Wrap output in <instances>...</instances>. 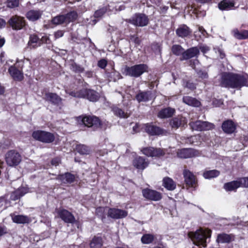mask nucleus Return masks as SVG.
Here are the masks:
<instances>
[{"label": "nucleus", "instance_id": "obj_39", "mask_svg": "<svg viewBox=\"0 0 248 248\" xmlns=\"http://www.w3.org/2000/svg\"><path fill=\"white\" fill-rule=\"evenodd\" d=\"M76 150L78 153L81 155H88L91 151L89 147L83 144L77 145L76 147Z\"/></svg>", "mask_w": 248, "mask_h": 248}, {"label": "nucleus", "instance_id": "obj_51", "mask_svg": "<svg viewBox=\"0 0 248 248\" xmlns=\"http://www.w3.org/2000/svg\"><path fill=\"white\" fill-rule=\"evenodd\" d=\"M107 62L104 59H102L98 62V66L99 67L103 68V69L104 68L107 66Z\"/></svg>", "mask_w": 248, "mask_h": 248}, {"label": "nucleus", "instance_id": "obj_27", "mask_svg": "<svg viewBox=\"0 0 248 248\" xmlns=\"http://www.w3.org/2000/svg\"><path fill=\"white\" fill-rule=\"evenodd\" d=\"M8 71L11 76L15 80L20 81L23 78V73L16 67L11 66L9 68Z\"/></svg>", "mask_w": 248, "mask_h": 248}, {"label": "nucleus", "instance_id": "obj_1", "mask_svg": "<svg viewBox=\"0 0 248 248\" xmlns=\"http://www.w3.org/2000/svg\"><path fill=\"white\" fill-rule=\"evenodd\" d=\"M220 84L222 87L239 89L243 86H248V76L224 72L221 75Z\"/></svg>", "mask_w": 248, "mask_h": 248}, {"label": "nucleus", "instance_id": "obj_37", "mask_svg": "<svg viewBox=\"0 0 248 248\" xmlns=\"http://www.w3.org/2000/svg\"><path fill=\"white\" fill-rule=\"evenodd\" d=\"M91 248H101L103 246L102 239L100 237L95 236L90 243Z\"/></svg>", "mask_w": 248, "mask_h": 248}, {"label": "nucleus", "instance_id": "obj_54", "mask_svg": "<svg viewBox=\"0 0 248 248\" xmlns=\"http://www.w3.org/2000/svg\"><path fill=\"white\" fill-rule=\"evenodd\" d=\"M200 49L202 52L205 53L210 50V48L208 46L203 45L200 47Z\"/></svg>", "mask_w": 248, "mask_h": 248}, {"label": "nucleus", "instance_id": "obj_16", "mask_svg": "<svg viewBox=\"0 0 248 248\" xmlns=\"http://www.w3.org/2000/svg\"><path fill=\"white\" fill-rule=\"evenodd\" d=\"M133 164L137 169L143 170L148 166L149 162L144 157L138 156L133 160Z\"/></svg>", "mask_w": 248, "mask_h": 248}, {"label": "nucleus", "instance_id": "obj_43", "mask_svg": "<svg viewBox=\"0 0 248 248\" xmlns=\"http://www.w3.org/2000/svg\"><path fill=\"white\" fill-rule=\"evenodd\" d=\"M113 111L115 115L120 118H125L128 117L127 113L124 112V110L118 107L113 108Z\"/></svg>", "mask_w": 248, "mask_h": 248}, {"label": "nucleus", "instance_id": "obj_34", "mask_svg": "<svg viewBox=\"0 0 248 248\" xmlns=\"http://www.w3.org/2000/svg\"><path fill=\"white\" fill-rule=\"evenodd\" d=\"M183 101L186 104L193 107H197L201 105L200 101L190 96H184L183 98Z\"/></svg>", "mask_w": 248, "mask_h": 248}, {"label": "nucleus", "instance_id": "obj_5", "mask_svg": "<svg viewBox=\"0 0 248 248\" xmlns=\"http://www.w3.org/2000/svg\"><path fill=\"white\" fill-rule=\"evenodd\" d=\"M32 137L34 139L44 143H51L55 140L53 134L43 130H36L32 132Z\"/></svg>", "mask_w": 248, "mask_h": 248}, {"label": "nucleus", "instance_id": "obj_40", "mask_svg": "<svg viewBox=\"0 0 248 248\" xmlns=\"http://www.w3.org/2000/svg\"><path fill=\"white\" fill-rule=\"evenodd\" d=\"M219 174V171L214 170L204 171L203 176L205 179H211L218 176Z\"/></svg>", "mask_w": 248, "mask_h": 248}, {"label": "nucleus", "instance_id": "obj_10", "mask_svg": "<svg viewBox=\"0 0 248 248\" xmlns=\"http://www.w3.org/2000/svg\"><path fill=\"white\" fill-rule=\"evenodd\" d=\"M142 193L143 197L147 200L157 201L162 198L161 194L160 192L149 188L143 189Z\"/></svg>", "mask_w": 248, "mask_h": 248}, {"label": "nucleus", "instance_id": "obj_20", "mask_svg": "<svg viewBox=\"0 0 248 248\" xmlns=\"http://www.w3.org/2000/svg\"><path fill=\"white\" fill-rule=\"evenodd\" d=\"M46 100L51 102L54 105H60L62 102V98L55 93H47L44 96Z\"/></svg>", "mask_w": 248, "mask_h": 248}, {"label": "nucleus", "instance_id": "obj_63", "mask_svg": "<svg viewBox=\"0 0 248 248\" xmlns=\"http://www.w3.org/2000/svg\"><path fill=\"white\" fill-rule=\"evenodd\" d=\"M152 48H156V51H158L159 52H160L161 50L160 46L158 44L153 45L152 46Z\"/></svg>", "mask_w": 248, "mask_h": 248}, {"label": "nucleus", "instance_id": "obj_58", "mask_svg": "<svg viewBox=\"0 0 248 248\" xmlns=\"http://www.w3.org/2000/svg\"><path fill=\"white\" fill-rule=\"evenodd\" d=\"M7 233L6 228L4 226H0V237Z\"/></svg>", "mask_w": 248, "mask_h": 248}, {"label": "nucleus", "instance_id": "obj_17", "mask_svg": "<svg viewBox=\"0 0 248 248\" xmlns=\"http://www.w3.org/2000/svg\"><path fill=\"white\" fill-rule=\"evenodd\" d=\"M187 123V121L185 117L181 115H178L173 118L170 121V124L173 128H178L180 126H183Z\"/></svg>", "mask_w": 248, "mask_h": 248}, {"label": "nucleus", "instance_id": "obj_45", "mask_svg": "<svg viewBox=\"0 0 248 248\" xmlns=\"http://www.w3.org/2000/svg\"><path fill=\"white\" fill-rule=\"evenodd\" d=\"M71 69L76 73H82L84 71V68L81 66L77 64L76 63H73L71 65Z\"/></svg>", "mask_w": 248, "mask_h": 248}, {"label": "nucleus", "instance_id": "obj_12", "mask_svg": "<svg viewBox=\"0 0 248 248\" xmlns=\"http://www.w3.org/2000/svg\"><path fill=\"white\" fill-rule=\"evenodd\" d=\"M127 215L126 211L118 208H109L108 211V216L115 219L124 218Z\"/></svg>", "mask_w": 248, "mask_h": 248}, {"label": "nucleus", "instance_id": "obj_53", "mask_svg": "<svg viewBox=\"0 0 248 248\" xmlns=\"http://www.w3.org/2000/svg\"><path fill=\"white\" fill-rule=\"evenodd\" d=\"M186 87L191 90H193L196 88L195 84L190 82H187L186 85Z\"/></svg>", "mask_w": 248, "mask_h": 248}, {"label": "nucleus", "instance_id": "obj_22", "mask_svg": "<svg viewBox=\"0 0 248 248\" xmlns=\"http://www.w3.org/2000/svg\"><path fill=\"white\" fill-rule=\"evenodd\" d=\"M152 93L151 91H139L136 95V99L138 102H147L151 99Z\"/></svg>", "mask_w": 248, "mask_h": 248}, {"label": "nucleus", "instance_id": "obj_7", "mask_svg": "<svg viewBox=\"0 0 248 248\" xmlns=\"http://www.w3.org/2000/svg\"><path fill=\"white\" fill-rule=\"evenodd\" d=\"M167 150L160 148L153 147H144L141 149L143 154L148 157H160L163 156L166 153Z\"/></svg>", "mask_w": 248, "mask_h": 248}, {"label": "nucleus", "instance_id": "obj_21", "mask_svg": "<svg viewBox=\"0 0 248 248\" xmlns=\"http://www.w3.org/2000/svg\"><path fill=\"white\" fill-rule=\"evenodd\" d=\"M221 10H230L235 8V3L232 0H222L218 4Z\"/></svg>", "mask_w": 248, "mask_h": 248}, {"label": "nucleus", "instance_id": "obj_13", "mask_svg": "<svg viewBox=\"0 0 248 248\" xmlns=\"http://www.w3.org/2000/svg\"><path fill=\"white\" fill-rule=\"evenodd\" d=\"M183 175L185 182L187 186L191 187H195L196 186L197 181L193 173L189 170H184Z\"/></svg>", "mask_w": 248, "mask_h": 248}, {"label": "nucleus", "instance_id": "obj_57", "mask_svg": "<svg viewBox=\"0 0 248 248\" xmlns=\"http://www.w3.org/2000/svg\"><path fill=\"white\" fill-rule=\"evenodd\" d=\"M105 209L104 207H99L96 208V212L98 216H101L102 213L104 212Z\"/></svg>", "mask_w": 248, "mask_h": 248}, {"label": "nucleus", "instance_id": "obj_26", "mask_svg": "<svg viewBox=\"0 0 248 248\" xmlns=\"http://www.w3.org/2000/svg\"><path fill=\"white\" fill-rule=\"evenodd\" d=\"M75 179V176L74 174L66 172L63 174L59 175L57 178V179L61 181L63 183H73Z\"/></svg>", "mask_w": 248, "mask_h": 248}, {"label": "nucleus", "instance_id": "obj_4", "mask_svg": "<svg viewBox=\"0 0 248 248\" xmlns=\"http://www.w3.org/2000/svg\"><path fill=\"white\" fill-rule=\"evenodd\" d=\"M70 94L74 97L86 98L90 101L95 102L100 97L99 94L96 91L87 89H83L77 92H72Z\"/></svg>", "mask_w": 248, "mask_h": 248}, {"label": "nucleus", "instance_id": "obj_62", "mask_svg": "<svg viewBox=\"0 0 248 248\" xmlns=\"http://www.w3.org/2000/svg\"><path fill=\"white\" fill-rule=\"evenodd\" d=\"M78 14L76 11H75L74 10H72V11H70V12H68L65 16H78Z\"/></svg>", "mask_w": 248, "mask_h": 248}, {"label": "nucleus", "instance_id": "obj_48", "mask_svg": "<svg viewBox=\"0 0 248 248\" xmlns=\"http://www.w3.org/2000/svg\"><path fill=\"white\" fill-rule=\"evenodd\" d=\"M240 186L248 187V177H243L239 179Z\"/></svg>", "mask_w": 248, "mask_h": 248}, {"label": "nucleus", "instance_id": "obj_11", "mask_svg": "<svg viewBox=\"0 0 248 248\" xmlns=\"http://www.w3.org/2000/svg\"><path fill=\"white\" fill-rule=\"evenodd\" d=\"M57 213L58 216L65 223L73 224L76 221L74 215L67 210L60 209Z\"/></svg>", "mask_w": 248, "mask_h": 248}, {"label": "nucleus", "instance_id": "obj_8", "mask_svg": "<svg viewBox=\"0 0 248 248\" xmlns=\"http://www.w3.org/2000/svg\"><path fill=\"white\" fill-rule=\"evenodd\" d=\"M5 160L10 166H17L21 160V156L18 152L13 150L8 152L5 155Z\"/></svg>", "mask_w": 248, "mask_h": 248}, {"label": "nucleus", "instance_id": "obj_24", "mask_svg": "<svg viewBox=\"0 0 248 248\" xmlns=\"http://www.w3.org/2000/svg\"><path fill=\"white\" fill-rule=\"evenodd\" d=\"M145 130L151 135H160L163 132L162 130L159 127L149 124L145 125Z\"/></svg>", "mask_w": 248, "mask_h": 248}, {"label": "nucleus", "instance_id": "obj_50", "mask_svg": "<svg viewBox=\"0 0 248 248\" xmlns=\"http://www.w3.org/2000/svg\"><path fill=\"white\" fill-rule=\"evenodd\" d=\"M42 14H43L42 11H41L40 10H32L29 11L28 12L27 16H41Z\"/></svg>", "mask_w": 248, "mask_h": 248}, {"label": "nucleus", "instance_id": "obj_41", "mask_svg": "<svg viewBox=\"0 0 248 248\" xmlns=\"http://www.w3.org/2000/svg\"><path fill=\"white\" fill-rule=\"evenodd\" d=\"M70 19V16H54L52 19V22L55 25L62 24Z\"/></svg>", "mask_w": 248, "mask_h": 248}, {"label": "nucleus", "instance_id": "obj_46", "mask_svg": "<svg viewBox=\"0 0 248 248\" xmlns=\"http://www.w3.org/2000/svg\"><path fill=\"white\" fill-rule=\"evenodd\" d=\"M6 5L8 7L10 8L16 7L19 5V0H8Z\"/></svg>", "mask_w": 248, "mask_h": 248}, {"label": "nucleus", "instance_id": "obj_19", "mask_svg": "<svg viewBox=\"0 0 248 248\" xmlns=\"http://www.w3.org/2000/svg\"><path fill=\"white\" fill-rule=\"evenodd\" d=\"M222 129L225 133L230 134L235 132L236 125L232 121L227 120L223 123Z\"/></svg>", "mask_w": 248, "mask_h": 248}, {"label": "nucleus", "instance_id": "obj_35", "mask_svg": "<svg viewBox=\"0 0 248 248\" xmlns=\"http://www.w3.org/2000/svg\"><path fill=\"white\" fill-rule=\"evenodd\" d=\"M239 187H240L239 180L232 181L224 185V189L227 191L235 190Z\"/></svg>", "mask_w": 248, "mask_h": 248}, {"label": "nucleus", "instance_id": "obj_15", "mask_svg": "<svg viewBox=\"0 0 248 248\" xmlns=\"http://www.w3.org/2000/svg\"><path fill=\"white\" fill-rule=\"evenodd\" d=\"M198 152L193 149H182L177 152V155L182 158L192 157L197 155Z\"/></svg>", "mask_w": 248, "mask_h": 248}, {"label": "nucleus", "instance_id": "obj_59", "mask_svg": "<svg viewBox=\"0 0 248 248\" xmlns=\"http://www.w3.org/2000/svg\"><path fill=\"white\" fill-rule=\"evenodd\" d=\"M6 24V21L3 19L0 18V29L4 28Z\"/></svg>", "mask_w": 248, "mask_h": 248}, {"label": "nucleus", "instance_id": "obj_49", "mask_svg": "<svg viewBox=\"0 0 248 248\" xmlns=\"http://www.w3.org/2000/svg\"><path fill=\"white\" fill-rule=\"evenodd\" d=\"M199 32L201 33V34L199 35L200 38H205L208 37V33L207 31L204 30V29L201 26H199L198 27Z\"/></svg>", "mask_w": 248, "mask_h": 248}, {"label": "nucleus", "instance_id": "obj_52", "mask_svg": "<svg viewBox=\"0 0 248 248\" xmlns=\"http://www.w3.org/2000/svg\"><path fill=\"white\" fill-rule=\"evenodd\" d=\"M41 43H46V44H50V41L49 38L46 36H43L42 37L41 40Z\"/></svg>", "mask_w": 248, "mask_h": 248}, {"label": "nucleus", "instance_id": "obj_29", "mask_svg": "<svg viewBox=\"0 0 248 248\" xmlns=\"http://www.w3.org/2000/svg\"><path fill=\"white\" fill-rule=\"evenodd\" d=\"M11 216L13 221L17 224L28 223L31 221L30 218L26 216L11 215Z\"/></svg>", "mask_w": 248, "mask_h": 248}, {"label": "nucleus", "instance_id": "obj_9", "mask_svg": "<svg viewBox=\"0 0 248 248\" xmlns=\"http://www.w3.org/2000/svg\"><path fill=\"white\" fill-rule=\"evenodd\" d=\"M189 125L193 130L198 131L209 130L214 128L215 127L212 123L201 121L190 122Z\"/></svg>", "mask_w": 248, "mask_h": 248}, {"label": "nucleus", "instance_id": "obj_33", "mask_svg": "<svg viewBox=\"0 0 248 248\" xmlns=\"http://www.w3.org/2000/svg\"><path fill=\"white\" fill-rule=\"evenodd\" d=\"M147 16H135L132 19V24L139 26H144L148 23Z\"/></svg>", "mask_w": 248, "mask_h": 248}, {"label": "nucleus", "instance_id": "obj_56", "mask_svg": "<svg viewBox=\"0 0 248 248\" xmlns=\"http://www.w3.org/2000/svg\"><path fill=\"white\" fill-rule=\"evenodd\" d=\"M63 32L62 31H56L54 34L55 39H57L60 37H61L63 36Z\"/></svg>", "mask_w": 248, "mask_h": 248}, {"label": "nucleus", "instance_id": "obj_32", "mask_svg": "<svg viewBox=\"0 0 248 248\" xmlns=\"http://www.w3.org/2000/svg\"><path fill=\"white\" fill-rule=\"evenodd\" d=\"M163 186L169 190H173L176 188V183L173 180L168 177H165L163 180Z\"/></svg>", "mask_w": 248, "mask_h": 248}, {"label": "nucleus", "instance_id": "obj_3", "mask_svg": "<svg viewBox=\"0 0 248 248\" xmlns=\"http://www.w3.org/2000/svg\"><path fill=\"white\" fill-rule=\"evenodd\" d=\"M148 66L145 64H136L131 66H125L123 74L133 78H139L145 72H148Z\"/></svg>", "mask_w": 248, "mask_h": 248}, {"label": "nucleus", "instance_id": "obj_64", "mask_svg": "<svg viewBox=\"0 0 248 248\" xmlns=\"http://www.w3.org/2000/svg\"><path fill=\"white\" fill-rule=\"evenodd\" d=\"M131 41H134L136 44H139L140 43V40L138 37H133L131 38Z\"/></svg>", "mask_w": 248, "mask_h": 248}, {"label": "nucleus", "instance_id": "obj_36", "mask_svg": "<svg viewBox=\"0 0 248 248\" xmlns=\"http://www.w3.org/2000/svg\"><path fill=\"white\" fill-rule=\"evenodd\" d=\"M41 44V41L36 35L32 34L30 37L29 45L31 48H35Z\"/></svg>", "mask_w": 248, "mask_h": 248}, {"label": "nucleus", "instance_id": "obj_44", "mask_svg": "<svg viewBox=\"0 0 248 248\" xmlns=\"http://www.w3.org/2000/svg\"><path fill=\"white\" fill-rule=\"evenodd\" d=\"M197 75L199 78H201L202 80L206 79L208 78V72L205 69H196V70Z\"/></svg>", "mask_w": 248, "mask_h": 248}, {"label": "nucleus", "instance_id": "obj_61", "mask_svg": "<svg viewBox=\"0 0 248 248\" xmlns=\"http://www.w3.org/2000/svg\"><path fill=\"white\" fill-rule=\"evenodd\" d=\"M195 1L198 3H200L202 4L208 3L212 1V0H195Z\"/></svg>", "mask_w": 248, "mask_h": 248}, {"label": "nucleus", "instance_id": "obj_18", "mask_svg": "<svg viewBox=\"0 0 248 248\" xmlns=\"http://www.w3.org/2000/svg\"><path fill=\"white\" fill-rule=\"evenodd\" d=\"M199 53V49L197 47H192L185 51L181 60H188L197 56Z\"/></svg>", "mask_w": 248, "mask_h": 248}, {"label": "nucleus", "instance_id": "obj_25", "mask_svg": "<svg viewBox=\"0 0 248 248\" xmlns=\"http://www.w3.org/2000/svg\"><path fill=\"white\" fill-rule=\"evenodd\" d=\"M28 192V189L24 187H20L11 193L10 199L12 201H16Z\"/></svg>", "mask_w": 248, "mask_h": 248}, {"label": "nucleus", "instance_id": "obj_31", "mask_svg": "<svg viewBox=\"0 0 248 248\" xmlns=\"http://www.w3.org/2000/svg\"><path fill=\"white\" fill-rule=\"evenodd\" d=\"M234 37L237 39L243 40L248 38V31L243 30L239 31L237 29H235L232 31Z\"/></svg>", "mask_w": 248, "mask_h": 248}, {"label": "nucleus", "instance_id": "obj_6", "mask_svg": "<svg viewBox=\"0 0 248 248\" xmlns=\"http://www.w3.org/2000/svg\"><path fill=\"white\" fill-rule=\"evenodd\" d=\"M77 122L79 124H84L89 127H98L100 125L99 119L94 116H79L77 118Z\"/></svg>", "mask_w": 248, "mask_h": 248}, {"label": "nucleus", "instance_id": "obj_60", "mask_svg": "<svg viewBox=\"0 0 248 248\" xmlns=\"http://www.w3.org/2000/svg\"><path fill=\"white\" fill-rule=\"evenodd\" d=\"M217 52L219 54V56L221 59H223L225 57V54L221 49H218Z\"/></svg>", "mask_w": 248, "mask_h": 248}, {"label": "nucleus", "instance_id": "obj_30", "mask_svg": "<svg viewBox=\"0 0 248 248\" xmlns=\"http://www.w3.org/2000/svg\"><path fill=\"white\" fill-rule=\"evenodd\" d=\"M191 32L189 28L185 25L180 26L176 31L177 35L182 38L187 36Z\"/></svg>", "mask_w": 248, "mask_h": 248}, {"label": "nucleus", "instance_id": "obj_47", "mask_svg": "<svg viewBox=\"0 0 248 248\" xmlns=\"http://www.w3.org/2000/svg\"><path fill=\"white\" fill-rule=\"evenodd\" d=\"M108 10L107 6H103L100 7L95 12V16H103L105 14Z\"/></svg>", "mask_w": 248, "mask_h": 248}, {"label": "nucleus", "instance_id": "obj_28", "mask_svg": "<svg viewBox=\"0 0 248 248\" xmlns=\"http://www.w3.org/2000/svg\"><path fill=\"white\" fill-rule=\"evenodd\" d=\"M234 240V236L232 234L221 233L217 235V242L221 243H229Z\"/></svg>", "mask_w": 248, "mask_h": 248}, {"label": "nucleus", "instance_id": "obj_55", "mask_svg": "<svg viewBox=\"0 0 248 248\" xmlns=\"http://www.w3.org/2000/svg\"><path fill=\"white\" fill-rule=\"evenodd\" d=\"M61 162V160L59 158H55L53 159L51 161V164L52 165H54L55 166L58 165Z\"/></svg>", "mask_w": 248, "mask_h": 248}, {"label": "nucleus", "instance_id": "obj_42", "mask_svg": "<svg viewBox=\"0 0 248 248\" xmlns=\"http://www.w3.org/2000/svg\"><path fill=\"white\" fill-rule=\"evenodd\" d=\"M155 238V236L152 234H145L142 236L141 241L143 244H149L152 243Z\"/></svg>", "mask_w": 248, "mask_h": 248}, {"label": "nucleus", "instance_id": "obj_23", "mask_svg": "<svg viewBox=\"0 0 248 248\" xmlns=\"http://www.w3.org/2000/svg\"><path fill=\"white\" fill-rule=\"evenodd\" d=\"M175 112L174 108L168 107L160 110L158 113L157 116L161 119H165L171 117Z\"/></svg>", "mask_w": 248, "mask_h": 248}, {"label": "nucleus", "instance_id": "obj_38", "mask_svg": "<svg viewBox=\"0 0 248 248\" xmlns=\"http://www.w3.org/2000/svg\"><path fill=\"white\" fill-rule=\"evenodd\" d=\"M184 50V49L179 45H174L171 47L172 53L176 56L181 55L183 57Z\"/></svg>", "mask_w": 248, "mask_h": 248}, {"label": "nucleus", "instance_id": "obj_14", "mask_svg": "<svg viewBox=\"0 0 248 248\" xmlns=\"http://www.w3.org/2000/svg\"><path fill=\"white\" fill-rule=\"evenodd\" d=\"M12 28L16 30L21 29L25 25V21L22 16H12L8 21Z\"/></svg>", "mask_w": 248, "mask_h": 248}, {"label": "nucleus", "instance_id": "obj_2", "mask_svg": "<svg viewBox=\"0 0 248 248\" xmlns=\"http://www.w3.org/2000/svg\"><path fill=\"white\" fill-rule=\"evenodd\" d=\"M211 235V231L208 229L200 228L196 231L190 232L188 233V237L191 239L194 244L197 246H202L206 247V240Z\"/></svg>", "mask_w": 248, "mask_h": 248}]
</instances>
